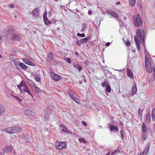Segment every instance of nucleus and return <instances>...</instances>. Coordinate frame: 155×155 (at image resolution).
<instances>
[{
    "instance_id": "obj_1",
    "label": "nucleus",
    "mask_w": 155,
    "mask_h": 155,
    "mask_svg": "<svg viewBox=\"0 0 155 155\" xmlns=\"http://www.w3.org/2000/svg\"><path fill=\"white\" fill-rule=\"evenodd\" d=\"M136 34L137 35L135 37L134 40L136 43L137 48L139 51L140 49V43L141 42L142 40L143 42L144 43V42L145 31L143 30H142L141 31L140 29H139L137 30Z\"/></svg>"
},
{
    "instance_id": "obj_2",
    "label": "nucleus",
    "mask_w": 155,
    "mask_h": 155,
    "mask_svg": "<svg viewBox=\"0 0 155 155\" xmlns=\"http://www.w3.org/2000/svg\"><path fill=\"white\" fill-rule=\"evenodd\" d=\"M22 130V127L20 126L8 127L6 129L7 132L9 134H14L20 132Z\"/></svg>"
},
{
    "instance_id": "obj_3",
    "label": "nucleus",
    "mask_w": 155,
    "mask_h": 155,
    "mask_svg": "<svg viewBox=\"0 0 155 155\" xmlns=\"http://www.w3.org/2000/svg\"><path fill=\"white\" fill-rule=\"evenodd\" d=\"M145 63L147 71L148 73H151L152 71V68L150 63V58L149 56H146L145 58Z\"/></svg>"
},
{
    "instance_id": "obj_4",
    "label": "nucleus",
    "mask_w": 155,
    "mask_h": 155,
    "mask_svg": "<svg viewBox=\"0 0 155 155\" xmlns=\"http://www.w3.org/2000/svg\"><path fill=\"white\" fill-rule=\"evenodd\" d=\"M133 22L135 26L139 27L140 25L142 23L140 15L137 14L135 15L133 18Z\"/></svg>"
},
{
    "instance_id": "obj_5",
    "label": "nucleus",
    "mask_w": 155,
    "mask_h": 155,
    "mask_svg": "<svg viewBox=\"0 0 155 155\" xmlns=\"http://www.w3.org/2000/svg\"><path fill=\"white\" fill-rule=\"evenodd\" d=\"M68 93L70 97L76 103L79 104L80 103V100L78 98L76 94L73 91L69 90Z\"/></svg>"
},
{
    "instance_id": "obj_6",
    "label": "nucleus",
    "mask_w": 155,
    "mask_h": 155,
    "mask_svg": "<svg viewBox=\"0 0 155 155\" xmlns=\"http://www.w3.org/2000/svg\"><path fill=\"white\" fill-rule=\"evenodd\" d=\"M55 145L57 148L59 150H62L65 149L67 147V146L66 141H57L55 143Z\"/></svg>"
},
{
    "instance_id": "obj_7",
    "label": "nucleus",
    "mask_w": 155,
    "mask_h": 155,
    "mask_svg": "<svg viewBox=\"0 0 155 155\" xmlns=\"http://www.w3.org/2000/svg\"><path fill=\"white\" fill-rule=\"evenodd\" d=\"M18 87L21 92H22L23 90L24 91L28 87L26 85L25 82L24 81H22L20 84L18 86Z\"/></svg>"
},
{
    "instance_id": "obj_8",
    "label": "nucleus",
    "mask_w": 155,
    "mask_h": 155,
    "mask_svg": "<svg viewBox=\"0 0 155 155\" xmlns=\"http://www.w3.org/2000/svg\"><path fill=\"white\" fill-rule=\"evenodd\" d=\"M60 129L62 132L65 133H68L71 134H72V133L70 131L64 124H61L60 125Z\"/></svg>"
},
{
    "instance_id": "obj_9",
    "label": "nucleus",
    "mask_w": 155,
    "mask_h": 155,
    "mask_svg": "<svg viewBox=\"0 0 155 155\" xmlns=\"http://www.w3.org/2000/svg\"><path fill=\"white\" fill-rule=\"evenodd\" d=\"M17 61V60H15L14 61V62L15 65V66L16 68H18L19 66H20L22 69L24 70H25L27 68V66L25 65L23 63L19 62L18 64L16 63V61Z\"/></svg>"
},
{
    "instance_id": "obj_10",
    "label": "nucleus",
    "mask_w": 155,
    "mask_h": 155,
    "mask_svg": "<svg viewBox=\"0 0 155 155\" xmlns=\"http://www.w3.org/2000/svg\"><path fill=\"white\" fill-rule=\"evenodd\" d=\"M25 114L29 116H35L36 115V114L32 111L30 110H25Z\"/></svg>"
},
{
    "instance_id": "obj_11",
    "label": "nucleus",
    "mask_w": 155,
    "mask_h": 155,
    "mask_svg": "<svg viewBox=\"0 0 155 155\" xmlns=\"http://www.w3.org/2000/svg\"><path fill=\"white\" fill-rule=\"evenodd\" d=\"M38 12V8H36L32 12L31 14L35 17L37 18L39 16Z\"/></svg>"
},
{
    "instance_id": "obj_12",
    "label": "nucleus",
    "mask_w": 155,
    "mask_h": 155,
    "mask_svg": "<svg viewBox=\"0 0 155 155\" xmlns=\"http://www.w3.org/2000/svg\"><path fill=\"white\" fill-rule=\"evenodd\" d=\"M51 76L53 79H54L55 80L57 81L60 80L61 78L59 76L55 74L54 73H51Z\"/></svg>"
},
{
    "instance_id": "obj_13",
    "label": "nucleus",
    "mask_w": 155,
    "mask_h": 155,
    "mask_svg": "<svg viewBox=\"0 0 155 155\" xmlns=\"http://www.w3.org/2000/svg\"><path fill=\"white\" fill-rule=\"evenodd\" d=\"M132 91L131 93V95H133L135 94L137 91V88L136 83L134 82V84L132 88Z\"/></svg>"
},
{
    "instance_id": "obj_14",
    "label": "nucleus",
    "mask_w": 155,
    "mask_h": 155,
    "mask_svg": "<svg viewBox=\"0 0 155 155\" xmlns=\"http://www.w3.org/2000/svg\"><path fill=\"white\" fill-rule=\"evenodd\" d=\"M50 112L49 111H47L45 114L44 119L45 121H48L49 119Z\"/></svg>"
},
{
    "instance_id": "obj_15",
    "label": "nucleus",
    "mask_w": 155,
    "mask_h": 155,
    "mask_svg": "<svg viewBox=\"0 0 155 155\" xmlns=\"http://www.w3.org/2000/svg\"><path fill=\"white\" fill-rule=\"evenodd\" d=\"M109 128L111 131L116 132L118 131V128L117 127L113 125H110V126Z\"/></svg>"
},
{
    "instance_id": "obj_16",
    "label": "nucleus",
    "mask_w": 155,
    "mask_h": 155,
    "mask_svg": "<svg viewBox=\"0 0 155 155\" xmlns=\"http://www.w3.org/2000/svg\"><path fill=\"white\" fill-rule=\"evenodd\" d=\"M5 112V109L4 106L0 104V116L3 115Z\"/></svg>"
},
{
    "instance_id": "obj_17",
    "label": "nucleus",
    "mask_w": 155,
    "mask_h": 155,
    "mask_svg": "<svg viewBox=\"0 0 155 155\" xmlns=\"http://www.w3.org/2000/svg\"><path fill=\"white\" fill-rule=\"evenodd\" d=\"M127 74L128 76L132 79H134V76L132 73V72L130 69H127Z\"/></svg>"
},
{
    "instance_id": "obj_18",
    "label": "nucleus",
    "mask_w": 155,
    "mask_h": 155,
    "mask_svg": "<svg viewBox=\"0 0 155 155\" xmlns=\"http://www.w3.org/2000/svg\"><path fill=\"white\" fill-rule=\"evenodd\" d=\"M32 90L35 93H39L41 92V90L35 85L32 88Z\"/></svg>"
},
{
    "instance_id": "obj_19",
    "label": "nucleus",
    "mask_w": 155,
    "mask_h": 155,
    "mask_svg": "<svg viewBox=\"0 0 155 155\" xmlns=\"http://www.w3.org/2000/svg\"><path fill=\"white\" fill-rule=\"evenodd\" d=\"M21 38L20 36L15 34H13L12 36V39L14 40H19Z\"/></svg>"
},
{
    "instance_id": "obj_20",
    "label": "nucleus",
    "mask_w": 155,
    "mask_h": 155,
    "mask_svg": "<svg viewBox=\"0 0 155 155\" xmlns=\"http://www.w3.org/2000/svg\"><path fill=\"white\" fill-rule=\"evenodd\" d=\"M109 14L112 16L114 17L115 18H117L118 17V15L117 14L116 12H112V11H110L109 12Z\"/></svg>"
},
{
    "instance_id": "obj_21",
    "label": "nucleus",
    "mask_w": 155,
    "mask_h": 155,
    "mask_svg": "<svg viewBox=\"0 0 155 155\" xmlns=\"http://www.w3.org/2000/svg\"><path fill=\"white\" fill-rule=\"evenodd\" d=\"M149 149V147L147 146L144 149L143 152L140 154V155H146Z\"/></svg>"
},
{
    "instance_id": "obj_22",
    "label": "nucleus",
    "mask_w": 155,
    "mask_h": 155,
    "mask_svg": "<svg viewBox=\"0 0 155 155\" xmlns=\"http://www.w3.org/2000/svg\"><path fill=\"white\" fill-rule=\"evenodd\" d=\"M23 61L25 63V64L29 65H32V63L31 61L28 60L26 58H24L23 59Z\"/></svg>"
},
{
    "instance_id": "obj_23",
    "label": "nucleus",
    "mask_w": 155,
    "mask_h": 155,
    "mask_svg": "<svg viewBox=\"0 0 155 155\" xmlns=\"http://www.w3.org/2000/svg\"><path fill=\"white\" fill-rule=\"evenodd\" d=\"M141 128L142 131L143 133L147 131V127L145 126L144 123L143 122L142 124Z\"/></svg>"
},
{
    "instance_id": "obj_24",
    "label": "nucleus",
    "mask_w": 155,
    "mask_h": 155,
    "mask_svg": "<svg viewBox=\"0 0 155 155\" xmlns=\"http://www.w3.org/2000/svg\"><path fill=\"white\" fill-rule=\"evenodd\" d=\"M5 151L7 153H10L12 152V148L9 146H6L5 148Z\"/></svg>"
},
{
    "instance_id": "obj_25",
    "label": "nucleus",
    "mask_w": 155,
    "mask_h": 155,
    "mask_svg": "<svg viewBox=\"0 0 155 155\" xmlns=\"http://www.w3.org/2000/svg\"><path fill=\"white\" fill-rule=\"evenodd\" d=\"M151 120V115L150 113H148L147 115L146 118V121L148 123L150 122Z\"/></svg>"
},
{
    "instance_id": "obj_26",
    "label": "nucleus",
    "mask_w": 155,
    "mask_h": 155,
    "mask_svg": "<svg viewBox=\"0 0 155 155\" xmlns=\"http://www.w3.org/2000/svg\"><path fill=\"white\" fill-rule=\"evenodd\" d=\"M136 0H129V3L130 5L131 6H134L136 4Z\"/></svg>"
},
{
    "instance_id": "obj_27",
    "label": "nucleus",
    "mask_w": 155,
    "mask_h": 155,
    "mask_svg": "<svg viewBox=\"0 0 155 155\" xmlns=\"http://www.w3.org/2000/svg\"><path fill=\"white\" fill-rule=\"evenodd\" d=\"M152 118L153 121H155V108H154L152 112Z\"/></svg>"
},
{
    "instance_id": "obj_28",
    "label": "nucleus",
    "mask_w": 155,
    "mask_h": 155,
    "mask_svg": "<svg viewBox=\"0 0 155 155\" xmlns=\"http://www.w3.org/2000/svg\"><path fill=\"white\" fill-rule=\"evenodd\" d=\"M45 24L46 25H48V24H50L51 21L47 18L43 19Z\"/></svg>"
},
{
    "instance_id": "obj_29",
    "label": "nucleus",
    "mask_w": 155,
    "mask_h": 155,
    "mask_svg": "<svg viewBox=\"0 0 155 155\" xmlns=\"http://www.w3.org/2000/svg\"><path fill=\"white\" fill-rule=\"evenodd\" d=\"M73 67L78 69L79 71H80L82 70V67L80 66L77 64H75L73 65Z\"/></svg>"
},
{
    "instance_id": "obj_30",
    "label": "nucleus",
    "mask_w": 155,
    "mask_h": 155,
    "mask_svg": "<svg viewBox=\"0 0 155 155\" xmlns=\"http://www.w3.org/2000/svg\"><path fill=\"white\" fill-rule=\"evenodd\" d=\"M27 82L32 88L35 85V84L32 81L30 80H28Z\"/></svg>"
},
{
    "instance_id": "obj_31",
    "label": "nucleus",
    "mask_w": 155,
    "mask_h": 155,
    "mask_svg": "<svg viewBox=\"0 0 155 155\" xmlns=\"http://www.w3.org/2000/svg\"><path fill=\"white\" fill-rule=\"evenodd\" d=\"M90 37H87V38H84L83 39H82V41L83 42V43H86L87 42V41L90 40Z\"/></svg>"
},
{
    "instance_id": "obj_32",
    "label": "nucleus",
    "mask_w": 155,
    "mask_h": 155,
    "mask_svg": "<svg viewBox=\"0 0 155 155\" xmlns=\"http://www.w3.org/2000/svg\"><path fill=\"white\" fill-rule=\"evenodd\" d=\"M24 91L26 92H27L29 95H30L32 97H33L32 94H31V91L29 90V89L28 87L27 89H25V91Z\"/></svg>"
},
{
    "instance_id": "obj_33",
    "label": "nucleus",
    "mask_w": 155,
    "mask_h": 155,
    "mask_svg": "<svg viewBox=\"0 0 155 155\" xmlns=\"http://www.w3.org/2000/svg\"><path fill=\"white\" fill-rule=\"evenodd\" d=\"M147 133H143L142 136V140H145L147 137Z\"/></svg>"
},
{
    "instance_id": "obj_34",
    "label": "nucleus",
    "mask_w": 155,
    "mask_h": 155,
    "mask_svg": "<svg viewBox=\"0 0 155 155\" xmlns=\"http://www.w3.org/2000/svg\"><path fill=\"white\" fill-rule=\"evenodd\" d=\"M11 96L13 97L14 98H15L16 100L18 101V103H21V102L22 100L19 98L17 96H15L13 95H12V94H11Z\"/></svg>"
},
{
    "instance_id": "obj_35",
    "label": "nucleus",
    "mask_w": 155,
    "mask_h": 155,
    "mask_svg": "<svg viewBox=\"0 0 155 155\" xmlns=\"http://www.w3.org/2000/svg\"><path fill=\"white\" fill-rule=\"evenodd\" d=\"M106 91L110 93V92L111 91V89L110 86L108 84L107 85L106 88Z\"/></svg>"
},
{
    "instance_id": "obj_36",
    "label": "nucleus",
    "mask_w": 155,
    "mask_h": 155,
    "mask_svg": "<svg viewBox=\"0 0 155 155\" xmlns=\"http://www.w3.org/2000/svg\"><path fill=\"white\" fill-rule=\"evenodd\" d=\"M77 44L78 45H80L81 44L83 43L81 39L77 41Z\"/></svg>"
},
{
    "instance_id": "obj_37",
    "label": "nucleus",
    "mask_w": 155,
    "mask_h": 155,
    "mask_svg": "<svg viewBox=\"0 0 155 155\" xmlns=\"http://www.w3.org/2000/svg\"><path fill=\"white\" fill-rule=\"evenodd\" d=\"M64 60H66V61L69 64H70L71 63V60L70 58H64Z\"/></svg>"
},
{
    "instance_id": "obj_38",
    "label": "nucleus",
    "mask_w": 155,
    "mask_h": 155,
    "mask_svg": "<svg viewBox=\"0 0 155 155\" xmlns=\"http://www.w3.org/2000/svg\"><path fill=\"white\" fill-rule=\"evenodd\" d=\"M119 152V151L118 150H116L112 153L111 155H116V154H117Z\"/></svg>"
},
{
    "instance_id": "obj_39",
    "label": "nucleus",
    "mask_w": 155,
    "mask_h": 155,
    "mask_svg": "<svg viewBox=\"0 0 155 155\" xmlns=\"http://www.w3.org/2000/svg\"><path fill=\"white\" fill-rule=\"evenodd\" d=\"M79 141L80 142H83L84 143H86V142L85 139L83 138H80L79 139Z\"/></svg>"
},
{
    "instance_id": "obj_40",
    "label": "nucleus",
    "mask_w": 155,
    "mask_h": 155,
    "mask_svg": "<svg viewBox=\"0 0 155 155\" xmlns=\"http://www.w3.org/2000/svg\"><path fill=\"white\" fill-rule=\"evenodd\" d=\"M120 134L121 136V137L122 138V139L123 140L124 138V132L123 130H120Z\"/></svg>"
},
{
    "instance_id": "obj_41",
    "label": "nucleus",
    "mask_w": 155,
    "mask_h": 155,
    "mask_svg": "<svg viewBox=\"0 0 155 155\" xmlns=\"http://www.w3.org/2000/svg\"><path fill=\"white\" fill-rule=\"evenodd\" d=\"M77 36H80V37H84L85 36V34L84 33H82L81 34H80L79 33H78L77 34Z\"/></svg>"
},
{
    "instance_id": "obj_42",
    "label": "nucleus",
    "mask_w": 155,
    "mask_h": 155,
    "mask_svg": "<svg viewBox=\"0 0 155 155\" xmlns=\"http://www.w3.org/2000/svg\"><path fill=\"white\" fill-rule=\"evenodd\" d=\"M107 83L106 81H104L102 83V86L103 87H105L107 85Z\"/></svg>"
},
{
    "instance_id": "obj_43",
    "label": "nucleus",
    "mask_w": 155,
    "mask_h": 155,
    "mask_svg": "<svg viewBox=\"0 0 155 155\" xmlns=\"http://www.w3.org/2000/svg\"><path fill=\"white\" fill-rule=\"evenodd\" d=\"M43 19L45 18H47V13L46 12H45L44 13L43 15Z\"/></svg>"
},
{
    "instance_id": "obj_44",
    "label": "nucleus",
    "mask_w": 155,
    "mask_h": 155,
    "mask_svg": "<svg viewBox=\"0 0 155 155\" xmlns=\"http://www.w3.org/2000/svg\"><path fill=\"white\" fill-rule=\"evenodd\" d=\"M36 80L37 82H40L41 81V79L40 77H36Z\"/></svg>"
},
{
    "instance_id": "obj_45",
    "label": "nucleus",
    "mask_w": 155,
    "mask_h": 155,
    "mask_svg": "<svg viewBox=\"0 0 155 155\" xmlns=\"http://www.w3.org/2000/svg\"><path fill=\"white\" fill-rule=\"evenodd\" d=\"M6 152L5 150L3 148L2 150H0V152L2 154H4Z\"/></svg>"
},
{
    "instance_id": "obj_46",
    "label": "nucleus",
    "mask_w": 155,
    "mask_h": 155,
    "mask_svg": "<svg viewBox=\"0 0 155 155\" xmlns=\"http://www.w3.org/2000/svg\"><path fill=\"white\" fill-rule=\"evenodd\" d=\"M125 44L127 46H129L130 45V41H128L126 42Z\"/></svg>"
},
{
    "instance_id": "obj_47",
    "label": "nucleus",
    "mask_w": 155,
    "mask_h": 155,
    "mask_svg": "<svg viewBox=\"0 0 155 155\" xmlns=\"http://www.w3.org/2000/svg\"><path fill=\"white\" fill-rule=\"evenodd\" d=\"M25 134H22V136H21V137L20 136V135L19 137H20L22 139H25Z\"/></svg>"
},
{
    "instance_id": "obj_48",
    "label": "nucleus",
    "mask_w": 155,
    "mask_h": 155,
    "mask_svg": "<svg viewBox=\"0 0 155 155\" xmlns=\"http://www.w3.org/2000/svg\"><path fill=\"white\" fill-rule=\"evenodd\" d=\"M8 6L12 8H13L14 7V5L12 3L9 4Z\"/></svg>"
},
{
    "instance_id": "obj_49",
    "label": "nucleus",
    "mask_w": 155,
    "mask_h": 155,
    "mask_svg": "<svg viewBox=\"0 0 155 155\" xmlns=\"http://www.w3.org/2000/svg\"><path fill=\"white\" fill-rule=\"evenodd\" d=\"M53 54L52 53L50 52L49 53V56L50 57H52L53 56Z\"/></svg>"
},
{
    "instance_id": "obj_50",
    "label": "nucleus",
    "mask_w": 155,
    "mask_h": 155,
    "mask_svg": "<svg viewBox=\"0 0 155 155\" xmlns=\"http://www.w3.org/2000/svg\"><path fill=\"white\" fill-rule=\"evenodd\" d=\"M82 122V124H83V125L84 126H87V124L86 122H85L84 121H83Z\"/></svg>"
},
{
    "instance_id": "obj_51",
    "label": "nucleus",
    "mask_w": 155,
    "mask_h": 155,
    "mask_svg": "<svg viewBox=\"0 0 155 155\" xmlns=\"http://www.w3.org/2000/svg\"><path fill=\"white\" fill-rule=\"evenodd\" d=\"M75 54L76 56L77 57H78L79 55V54L77 52H75Z\"/></svg>"
},
{
    "instance_id": "obj_52",
    "label": "nucleus",
    "mask_w": 155,
    "mask_h": 155,
    "mask_svg": "<svg viewBox=\"0 0 155 155\" xmlns=\"http://www.w3.org/2000/svg\"><path fill=\"white\" fill-rule=\"evenodd\" d=\"M92 13V12L91 10H89L88 12V14L89 15H91Z\"/></svg>"
},
{
    "instance_id": "obj_53",
    "label": "nucleus",
    "mask_w": 155,
    "mask_h": 155,
    "mask_svg": "<svg viewBox=\"0 0 155 155\" xmlns=\"http://www.w3.org/2000/svg\"><path fill=\"white\" fill-rule=\"evenodd\" d=\"M110 43L109 42H107L106 44V45L107 46H109L110 45Z\"/></svg>"
},
{
    "instance_id": "obj_54",
    "label": "nucleus",
    "mask_w": 155,
    "mask_h": 155,
    "mask_svg": "<svg viewBox=\"0 0 155 155\" xmlns=\"http://www.w3.org/2000/svg\"><path fill=\"white\" fill-rule=\"evenodd\" d=\"M120 4V2H117L116 3V4L117 5H119Z\"/></svg>"
},
{
    "instance_id": "obj_55",
    "label": "nucleus",
    "mask_w": 155,
    "mask_h": 155,
    "mask_svg": "<svg viewBox=\"0 0 155 155\" xmlns=\"http://www.w3.org/2000/svg\"><path fill=\"white\" fill-rule=\"evenodd\" d=\"M140 109H139V110H138V114L139 115H141V114H140Z\"/></svg>"
},
{
    "instance_id": "obj_56",
    "label": "nucleus",
    "mask_w": 155,
    "mask_h": 155,
    "mask_svg": "<svg viewBox=\"0 0 155 155\" xmlns=\"http://www.w3.org/2000/svg\"><path fill=\"white\" fill-rule=\"evenodd\" d=\"M79 83L80 84H82V82L81 81H80L79 82Z\"/></svg>"
},
{
    "instance_id": "obj_57",
    "label": "nucleus",
    "mask_w": 155,
    "mask_h": 155,
    "mask_svg": "<svg viewBox=\"0 0 155 155\" xmlns=\"http://www.w3.org/2000/svg\"><path fill=\"white\" fill-rule=\"evenodd\" d=\"M84 27L83 26L82 28V30H84Z\"/></svg>"
},
{
    "instance_id": "obj_58",
    "label": "nucleus",
    "mask_w": 155,
    "mask_h": 155,
    "mask_svg": "<svg viewBox=\"0 0 155 155\" xmlns=\"http://www.w3.org/2000/svg\"><path fill=\"white\" fill-rule=\"evenodd\" d=\"M153 71L155 72V69H154V67H153Z\"/></svg>"
},
{
    "instance_id": "obj_59",
    "label": "nucleus",
    "mask_w": 155,
    "mask_h": 155,
    "mask_svg": "<svg viewBox=\"0 0 155 155\" xmlns=\"http://www.w3.org/2000/svg\"><path fill=\"white\" fill-rule=\"evenodd\" d=\"M106 155H110V153H107Z\"/></svg>"
},
{
    "instance_id": "obj_60",
    "label": "nucleus",
    "mask_w": 155,
    "mask_h": 155,
    "mask_svg": "<svg viewBox=\"0 0 155 155\" xmlns=\"http://www.w3.org/2000/svg\"><path fill=\"white\" fill-rule=\"evenodd\" d=\"M2 57V55H0V58H1Z\"/></svg>"
},
{
    "instance_id": "obj_61",
    "label": "nucleus",
    "mask_w": 155,
    "mask_h": 155,
    "mask_svg": "<svg viewBox=\"0 0 155 155\" xmlns=\"http://www.w3.org/2000/svg\"><path fill=\"white\" fill-rule=\"evenodd\" d=\"M120 124L121 125H123V123H122L121 122V123H120Z\"/></svg>"
},
{
    "instance_id": "obj_62",
    "label": "nucleus",
    "mask_w": 155,
    "mask_h": 155,
    "mask_svg": "<svg viewBox=\"0 0 155 155\" xmlns=\"http://www.w3.org/2000/svg\"><path fill=\"white\" fill-rule=\"evenodd\" d=\"M124 19H125H125H126V17H124Z\"/></svg>"
},
{
    "instance_id": "obj_63",
    "label": "nucleus",
    "mask_w": 155,
    "mask_h": 155,
    "mask_svg": "<svg viewBox=\"0 0 155 155\" xmlns=\"http://www.w3.org/2000/svg\"><path fill=\"white\" fill-rule=\"evenodd\" d=\"M110 18H112V16H110Z\"/></svg>"
},
{
    "instance_id": "obj_64",
    "label": "nucleus",
    "mask_w": 155,
    "mask_h": 155,
    "mask_svg": "<svg viewBox=\"0 0 155 155\" xmlns=\"http://www.w3.org/2000/svg\"><path fill=\"white\" fill-rule=\"evenodd\" d=\"M116 70V71H119V70Z\"/></svg>"
}]
</instances>
